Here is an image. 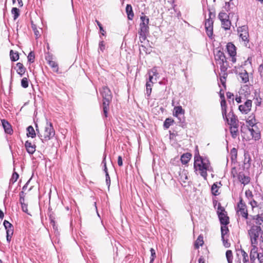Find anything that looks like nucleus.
<instances>
[{"instance_id":"nucleus-17","label":"nucleus","mask_w":263,"mask_h":263,"mask_svg":"<svg viewBox=\"0 0 263 263\" xmlns=\"http://www.w3.org/2000/svg\"><path fill=\"white\" fill-rule=\"evenodd\" d=\"M222 185L221 182H215L211 186V192L212 194L214 196H217L219 195L218 193V188H219Z\"/></svg>"},{"instance_id":"nucleus-42","label":"nucleus","mask_w":263,"mask_h":263,"mask_svg":"<svg viewBox=\"0 0 263 263\" xmlns=\"http://www.w3.org/2000/svg\"><path fill=\"white\" fill-rule=\"evenodd\" d=\"M48 63L51 67L54 69V71H55L56 72L58 71V69H59L58 65L55 61H53L52 60H50V61H49V62Z\"/></svg>"},{"instance_id":"nucleus-32","label":"nucleus","mask_w":263,"mask_h":263,"mask_svg":"<svg viewBox=\"0 0 263 263\" xmlns=\"http://www.w3.org/2000/svg\"><path fill=\"white\" fill-rule=\"evenodd\" d=\"M221 22L222 27L225 30H228L230 29L231 23V21L229 20V18L228 20H226V21H221Z\"/></svg>"},{"instance_id":"nucleus-14","label":"nucleus","mask_w":263,"mask_h":263,"mask_svg":"<svg viewBox=\"0 0 263 263\" xmlns=\"http://www.w3.org/2000/svg\"><path fill=\"white\" fill-rule=\"evenodd\" d=\"M220 105L223 118L226 121H228V117L227 115V102L225 99H221Z\"/></svg>"},{"instance_id":"nucleus-33","label":"nucleus","mask_w":263,"mask_h":263,"mask_svg":"<svg viewBox=\"0 0 263 263\" xmlns=\"http://www.w3.org/2000/svg\"><path fill=\"white\" fill-rule=\"evenodd\" d=\"M220 230H221V239H223V237H224L225 235H227L229 233V230L228 229V227H227V225L221 226Z\"/></svg>"},{"instance_id":"nucleus-48","label":"nucleus","mask_w":263,"mask_h":263,"mask_svg":"<svg viewBox=\"0 0 263 263\" xmlns=\"http://www.w3.org/2000/svg\"><path fill=\"white\" fill-rule=\"evenodd\" d=\"M150 252L151 256L149 263H153L155 258L156 257V252L153 248H151L150 249Z\"/></svg>"},{"instance_id":"nucleus-60","label":"nucleus","mask_w":263,"mask_h":263,"mask_svg":"<svg viewBox=\"0 0 263 263\" xmlns=\"http://www.w3.org/2000/svg\"><path fill=\"white\" fill-rule=\"evenodd\" d=\"M231 154L232 155V159H233V157H234L235 158H236L237 154V149L235 148H233L231 150Z\"/></svg>"},{"instance_id":"nucleus-62","label":"nucleus","mask_w":263,"mask_h":263,"mask_svg":"<svg viewBox=\"0 0 263 263\" xmlns=\"http://www.w3.org/2000/svg\"><path fill=\"white\" fill-rule=\"evenodd\" d=\"M45 59L47 61L48 63L50 60H52V55L50 54L49 52H47L45 55Z\"/></svg>"},{"instance_id":"nucleus-13","label":"nucleus","mask_w":263,"mask_h":263,"mask_svg":"<svg viewBox=\"0 0 263 263\" xmlns=\"http://www.w3.org/2000/svg\"><path fill=\"white\" fill-rule=\"evenodd\" d=\"M25 147L27 153L30 155H32L35 151L36 145L33 144L28 140L26 141L25 143Z\"/></svg>"},{"instance_id":"nucleus-22","label":"nucleus","mask_w":263,"mask_h":263,"mask_svg":"<svg viewBox=\"0 0 263 263\" xmlns=\"http://www.w3.org/2000/svg\"><path fill=\"white\" fill-rule=\"evenodd\" d=\"M126 12L127 15L128 19L132 20L133 19L134 14L133 11L132 7L130 5L127 4L126 6Z\"/></svg>"},{"instance_id":"nucleus-28","label":"nucleus","mask_w":263,"mask_h":263,"mask_svg":"<svg viewBox=\"0 0 263 263\" xmlns=\"http://www.w3.org/2000/svg\"><path fill=\"white\" fill-rule=\"evenodd\" d=\"M242 82L246 83L249 81L248 73L246 70L243 72H240L239 74Z\"/></svg>"},{"instance_id":"nucleus-41","label":"nucleus","mask_w":263,"mask_h":263,"mask_svg":"<svg viewBox=\"0 0 263 263\" xmlns=\"http://www.w3.org/2000/svg\"><path fill=\"white\" fill-rule=\"evenodd\" d=\"M28 61L30 63H33L35 60V54L33 51H31L29 52L28 57Z\"/></svg>"},{"instance_id":"nucleus-7","label":"nucleus","mask_w":263,"mask_h":263,"mask_svg":"<svg viewBox=\"0 0 263 263\" xmlns=\"http://www.w3.org/2000/svg\"><path fill=\"white\" fill-rule=\"evenodd\" d=\"M55 132L51 122H47L46 125L45 127V131L44 134V141H48L54 137Z\"/></svg>"},{"instance_id":"nucleus-36","label":"nucleus","mask_w":263,"mask_h":263,"mask_svg":"<svg viewBox=\"0 0 263 263\" xmlns=\"http://www.w3.org/2000/svg\"><path fill=\"white\" fill-rule=\"evenodd\" d=\"M11 13L13 15L14 20H15L20 16V10L16 7H13L11 10Z\"/></svg>"},{"instance_id":"nucleus-38","label":"nucleus","mask_w":263,"mask_h":263,"mask_svg":"<svg viewBox=\"0 0 263 263\" xmlns=\"http://www.w3.org/2000/svg\"><path fill=\"white\" fill-rule=\"evenodd\" d=\"M226 257L228 263H232L233 255L231 250H227L226 253Z\"/></svg>"},{"instance_id":"nucleus-37","label":"nucleus","mask_w":263,"mask_h":263,"mask_svg":"<svg viewBox=\"0 0 263 263\" xmlns=\"http://www.w3.org/2000/svg\"><path fill=\"white\" fill-rule=\"evenodd\" d=\"M14 229L7 230L6 231V239L7 241L9 243L11 240L12 236L13 234Z\"/></svg>"},{"instance_id":"nucleus-63","label":"nucleus","mask_w":263,"mask_h":263,"mask_svg":"<svg viewBox=\"0 0 263 263\" xmlns=\"http://www.w3.org/2000/svg\"><path fill=\"white\" fill-rule=\"evenodd\" d=\"M169 133H170L171 139L173 138L174 137H175L178 135L177 132L175 130H173V132H171V130H170Z\"/></svg>"},{"instance_id":"nucleus-26","label":"nucleus","mask_w":263,"mask_h":263,"mask_svg":"<svg viewBox=\"0 0 263 263\" xmlns=\"http://www.w3.org/2000/svg\"><path fill=\"white\" fill-rule=\"evenodd\" d=\"M141 23L139 26H148L149 20V18L145 15H142L140 16Z\"/></svg>"},{"instance_id":"nucleus-59","label":"nucleus","mask_w":263,"mask_h":263,"mask_svg":"<svg viewBox=\"0 0 263 263\" xmlns=\"http://www.w3.org/2000/svg\"><path fill=\"white\" fill-rule=\"evenodd\" d=\"M256 258L258 259L259 263H262L263 262V252L259 253V254H257V256H256Z\"/></svg>"},{"instance_id":"nucleus-23","label":"nucleus","mask_w":263,"mask_h":263,"mask_svg":"<svg viewBox=\"0 0 263 263\" xmlns=\"http://www.w3.org/2000/svg\"><path fill=\"white\" fill-rule=\"evenodd\" d=\"M184 114L185 111L181 106H178L174 107L173 112L174 116L178 117L179 115Z\"/></svg>"},{"instance_id":"nucleus-21","label":"nucleus","mask_w":263,"mask_h":263,"mask_svg":"<svg viewBox=\"0 0 263 263\" xmlns=\"http://www.w3.org/2000/svg\"><path fill=\"white\" fill-rule=\"evenodd\" d=\"M176 117L177 118L178 120V123H179V125L182 127L183 128H186L187 123L185 122V118L184 117V114L179 115L178 117Z\"/></svg>"},{"instance_id":"nucleus-34","label":"nucleus","mask_w":263,"mask_h":263,"mask_svg":"<svg viewBox=\"0 0 263 263\" xmlns=\"http://www.w3.org/2000/svg\"><path fill=\"white\" fill-rule=\"evenodd\" d=\"M237 212H240V214L241 215V216L244 217L245 219L248 220L250 218V217H248L249 215L247 209H240V210H237Z\"/></svg>"},{"instance_id":"nucleus-56","label":"nucleus","mask_w":263,"mask_h":263,"mask_svg":"<svg viewBox=\"0 0 263 263\" xmlns=\"http://www.w3.org/2000/svg\"><path fill=\"white\" fill-rule=\"evenodd\" d=\"M250 204L251 205V206L253 209L258 206V204L257 202L256 201L253 199L250 200Z\"/></svg>"},{"instance_id":"nucleus-47","label":"nucleus","mask_w":263,"mask_h":263,"mask_svg":"<svg viewBox=\"0 0 263 263\" xmlns=\"http://www.w3.org/2000/svg\"><path fill=\"white\" fill-rule=\"evenodd\" d=\"M3 224H4V227H5V228L6 230V231L7 230L13 229V225L11 223H10L8 221H7L6 220H5L4 221Z\"/></svg>"},{"instance_id":"nucleus-43","label":"nucleus","mask_w":263,"mask_h":263,"mask_svg":"<svg viewBox=\"0 0 263 263\" xmlns=\"http://www.w3.org/2000/svg\"><path fill=\"white\" fill-rule=\"evenodd\" d=\"M237 208L238 210H240V209H247V206L245 203L243 202L242 198H239V201L237 204Z\"/></svg>"},{"instance_id":"nucleus-20","label":"nucleus","mask_w":263,"mask_h":263,"mask_svg":"<svg viewBox=\"0 0 263 263\" xmlns=\"http://www.w3.org/2000/svg\"><path fill=\"white\" fill-rule=\"evenodd\" d=\"M16 66L17 68L16 69L17 74H19L20 77H22L26 70V68L24 66L23 64L20 62L17 63Z\"/></svg>"},{"instance_id":"nucleus-18","label":"nucleus","mask_w":263,"mask_h":263,"mask_svg":"<svg viewBox=\"0 0 263 263\" xmlns=\"http://www.w3.org/2000/svg\"><path fill=\"white\" fill-rule=\"evenodd\" d=\"M192 157V154L190 153H186L181 156L180 160L183 164H186L190 161Z\"/></svg>"},{"instance_id":"nucleus-50","label":"nucleus","mask_w":263,"mask_h":263,"mask_svg":"<svg viewBox=\"0 0 263 263\" xmlns=\"http://www.w3.org/2000/svg\"><path fill=\"white\" fill-rule=\"evenodd\" d=\"M96 22L97 25L98 26V27H99V29L101 32V35L104 36L106 34V31L103 29V27L102 24L99 21H98L97 20H96Z\"/></svg>"},{"instance_id":"nucleus-54","label":"nucleus","mask_w":263,"mask_h":263,"mask_svg":"<svg viewBox=\"0 0 263 263\" xmlns=\"http://www.w3.org/2000/svg\"><path fill=\"white\" fill-rule=\"evenodd\" d=\"M105 47L104 42L103 40L100 41L99 44V51L100 50L103 52L105 49Z\"/></svg>"},{"instance_id":"nucleus-6","label":"nucleus","mask_w":263,"mask_h":263,"mask_svg":"<svg viewBox=\"0 0 263 263\" xmlns=\"http://www.w3.org/2000/svg\"><path fill=\"white\" fill-rule=\"evenodd\" d=\"M217 213L221 226L228 225L229 223V217L228 216L227 212L225 211L224 208L221 206L220 203H218Z\"/></svg>"},{"instance_id":"nucleus-3","label":"nucleus","mask_w":263,"mask_h":263,"mask_svg":"<svg viewBox=\"0 0 263 263\" xmlns=\"http://www.w3.org/2000/svg\"><path fill=\"white\" fill-rule=\"evenodd\" d=\"M100 91L103 99L102 104L103 115L105 118H107L109 105L112 100V94L110 90L107 86L102 87Z\"/></svg>"},{"instance_id":"nucleus-31","label":"nucleus","mask_w":263,"mask_h":263,"mask_svg":"<svg viewBox=\"0 0 263 263\" xmlns=\"http://www.w3.org/2000/svg\"><path fill=\"white\" fill-rule=\"evenodd\" d=\"M203 236L199 235L196 240L194 246L196 249H198L200 246H202L203 244Z\"/></svg>"},{"instance_id":"nucleus-51","label":"nucleus","mask_w":263,"mask_h":263,"mask_svg":"<svg viewBox=\"0 0 263 263\" xmlns=\"http://www.w3.org/2000/svg\"><path fill=\"white\" fill-rule=\"evenodd\" d=\"M242 256L243 257V261L244 263L249 261L248 254L242 249H240Z\"/></svg>"},{"instance_id":"nucleus-57","label":"nucleus","mask_w":263,"mask_h":263,"mask_svg":"<svg viewBox=\"0 0 263 263\" xmlns=\"http://www.w3.org/2000/svg\"><path fill=\"white\" fill-rule=\"evenodd\" d=\"M105 177H106V185L108 186V188L109 189V186L110 185V178L108 172H106Z\"/></svg>"},{"instance_id":"nucleus-2","label":"nucleus","mask_w":263,"mask_h":263,"mask_svg":"<svg viewBox=\"0 0 263 263\" xmlns=\"http://www.w3.org/2000/svg\"><path fill=\"white\" fill-rule=\"evenodd\" d=\"M210 167V163L209 159L200 156L198 146H196L194 163L195 171L198 170L200 175L206 180L208 176L207 171L209 170Z\"/></svg>"},{"instance_id":"nucleus-49","label":"nucleus","mask_w":263,"mask_h":263,"mask_svg":"<svg viewBox=\"0 0 263 263\" xmlns=\"http://www.w3.org/2000/svg\"><path fill=\"white\" fill-rule=\"evenodd\" d=\"M21 86L22 87L24 88H26L28 87L29 84H28V80L27 78H23L21 80Z\"/></svg>"},{"instance_id":"nucleus-16","label":"nucleus","mask_w":263,"mask_h":263,"mask_svg":"<svg viewBox=\"0 0 263 263\" xmlns=\"http://www.w3.org/2000/svg\"><path fill=\"white\" fill-rule=\"evenodd\" d=\"M227 50L229 55L236 56V47L231 42L228 43L227 45Z\"/></svg>"},{"instance_id":"nucleus-8","label":"nucleus","mask_w":263,"mask_h":263,"mask_svg":"<svg viewBox=\"0 0 263 263\" xmlns=\"http://www.w3.org/2000/svg\"><path fill=\"white\" fill-rule=\"evenodd\" d=\"M251 240V249L250 251V260L251 261L254 262L256 258V256H257V254H259V253H258V248L256 247V245H257V240L258 239H256V241L254 242L253 241L252 237H250Z\"/></svg>"},{"instance_id":"nucleus-35","label":"nucleus","mask_w":263,"mask_h":263,"mask_svg":"<svg viewBox=\"0 0 263 263\" xmlns=\"http://www.w3.org/2000/svg\"><path fill=\"white\" fill-rule=\"evenodd\" d=\"M212 13L209 12V18L205 20V27H213V21L211 18Z\"/></svg>"},{"instance_id":"nucleus-4","label":"nucleus","mask_w":263,"mask_h":263,"mask_svg":"<svg viewBox=\"0 0 263 263\" xmlns=\"http://www.w3.org/2000/svg\"><path fill=\"white\" fill-rule=\"evenodd\" d=\"M215 59L217 64L220 65V71H225L228 69L229 64L223 51L218 50L215 54Z\"/></svg>"},{"instance_id":"nucleus-24","label":"nucleus","mask_w":263,"mask_h":263,"mask_svg":"<svg viewBox=\"0 0 263 263\" xmlns=\"http://www.w3.org/2000/svg\"><path fill=\"white\" fill-rule=\"evenodd\" d=\"M249 130L250 132L252 138L255 141L258 140L259 139H260V132H259V131L255 132L253 128H249Z\"/></svg>"},{"instance_id":"nucleus-61","label":"nucleus","mask_w":263,"mask_h":263,"mask_svg":"<svg viewBox=\"0 0 263 263\" xmlns=\"http://www.w3.org/2000/svg\"><path fill=\"white\" fill-rule=\"evenodd\" d=\"M223 246L226 248H229L230 247V243L228 242V240L227 239H225L224 237H223V239H222Z\"/></svg>"},{"instance_id":"nucleus-44","label":"nucleus","mask_w":263,"mask_h":263,"mask_svg":"<svg viewBox=\"0 0 263 263\" xmlns=\"http://www.w3.org/2000/svg\"><path fill=\"white\" fill-rule=\"evenodd\" d=\"M207 35L211 38L213 34V27H205Z\"/></svg>"},{"instance_id":"nucleus-5","label":"nucleus","mask_w":263,"mask_h":263,"mask_svg":"<svg viewBox=\"0 0 263 263\" xmlns=\"http://www.w3.org/2000/svg\"><path fill=\"white\" fill-rule=\"evenodd\" d=\"M237 31L239 33V36L241 39L242 41L244 42L245 46L250 48V44H249V34L248 27L247 25H243L237 28Z\"/></svg>"},{"instance_id":"nucleus-45","label":"nucleus","mask_w":263,"mask_h":263,"mask_svg":"<svg viewBox=\"0 0 263 263\" xmlns=\"http://www.w3.org/2000/svg\"><path fill=\"white\" fill-rule=\"evenodd\" d=\"M19 177V175L17 173L14 172L13 173L11 178L10 180V183H14L17 181Z\"/></svg>"},{"instance_id":"nucleus-29","label":"nucleus","mask_w":263,"mask_h":263,"mask_svg":"<svg viewBox=\"0 0 263 263\" xmlns=\"http://www.w3.org/2000/svg\"><path fill=\"white\" fill-rule=\"evenodd\" d=\"M174 123V120L171 118H166L163 122V127L164 129H168L171 125Z\"/></svg>"},{"instance_id":"nucleus-64","label":"nucleus","mask_w":263,"mask_h":263,"mask_svg":"<svg viewBox=\"0 0 263 263\" xmlns=\"http://www.w3.org/2000/svg\"><path fill=\"white\" fill-rule=\"evenodd\" d=\"M258 72L260 73L261 76H263V64H260L258 68Z\"/></svg>"},{"instance_id":"nucleus-39","label":"nucleus","mask_w":263,"mask_h":263,"mask_svg":"<svg viewBox=\"0 0 263 263\" xmlns=\"http://www.w3.org/2000/svg\"><path fill=\"white\" fill-rule=\"evenodd\" d=\"M218 17H219V20H220V21L221 22V21H226V20L229 19V16L227 13H226L225 12H221L219 13Z\"/></svg>"},{"instance_id":"nucleus-58","label":"nucleus","mask_w":263,"mask_h":263,"mask_svg":"<svg viewBox=\"0 0 263 263\" xmlns=\"http://www.w3.org/2000/svg\"><path fill=\"white\" fill-rule=\"evenodd\" d=\"M20 203L24 202L25 201V193L24 191H22L20 193Z\"/></svg>"},{"instance_id":"nucleus-1","label":"nucleus","mask_w":263,"mask_h":263,"mask_svg":"<svg viewBox=\"0 0 263 263\" xmlns=\"http://www.w3.org/2000/svg\"><path fill=\"white\" fill-rule=\"evenodd\" d=\"M250 217L246 222L247 226L251 227L248 230V234L250 237H252L255 242L256 239H258L259 234H263V217L259 214L250 215Z\"/></svg>"},{"instance_id":"nucleus-19","label":"nucleus","mask_w":263,"mask_h":263,"mask_svg":"<svg viewBox=\"0 0 263 263\" xmlns=\"http://www.w3.org/2000/svg\"><path fill=\"white\" fill-rule=\"evenodd\" d=\"M259 93V89H258V91L255 90L254 99H255L254 103L256 106H259L261 104L262 99L260 97Z\"/></svg>"},{"instance_id":"nucleus-10","label":"nucleus","mask_w":263,"mask_h":263,"mask_svg":"<svg viewBox=\"0 0 263 263\" xmlns=\"http://www.w3.org/2000/svg\"><path fill=\"white\" fill-rule=\"evenodd\" d=\"M251 107L252 101L251 100H247L244 104L239 106L238 109L242 113L247 114L251 110Z\"/></svg>"},{"instance_id":"nucleus-53","label":"nucleus","mask_w":263,"mask_h":263,"mask_svg":"<svg viewBox=\"0 0 263 263\" xmlns=\"http://www.w3.org/2000/svg\"><path fill=\"white\" fill-rule=\"evenodd\" d=\"M20 204H21V208L22 211L26 213V214L30 215V214L28 212L27 204L25 203V202H22L20 203Z\"/></svg>"},{"instance_id":"nucleus-27","label":"nucleus","mask_w":263,"mask_h":263,"mask_svg":"<svg viewBox=\"0 0 263 263\" xmlns=\"http://www.w3.org/2000/svg\"><path fill=\"white\" fill-rule=\"evenodd\" d=\"M238 125L230 126V130L231 136L233 138L235 139L237 136Z\"/></svg>"},{"instance_id":"nucleus-25","label":"nucleus","mask_w":263,"mask_h":263,"mask_svg":"<svg viewBox=\"0 0 263 263\" xmlns=\"http://www.w3.org/2000/svg\"><path fill=\"white\" fill-rule=\"evenodd\" d=\"M27 136L32 138H34L36 136V133L31 125L28 126L27 128Z\"/></svg>"},{"instance_id":"nucleus-12","label":"nucleus","mask_w":263,"mask_h":263,"mask_svg":"<svg viewBox=\"0 0 263 263\" xmlns=\"http://www.w3.org/2000/svg\"><path fill=\"white\" fill-rule=\"evenodd\" d=\"M238 179L244 185L248 184L250 181V178L242 172L238 173Z\"/></svg>"},{"instance_id":"nucleus-9","label":"nucleus","mask_w":263,"mask_h":263,"mask_svg":"<svg viewBox=\"0 0 263 263\" xmlns=\"http://www.w3.org/2000/svg\"><path fill=\"white\" fill-rule=\"evenodd\" d=\"M149 33V26H140L138 34L140 41L141 43L146 39L147 35Z\"/></svg>"},{"instance_id":"nucleus-55","label":"nucleus","mask_w":263,"mask_h":263,"mask_svg":"<svg viewBox=\"0 0 263 263\" xmlns=\"http://www.w3.org/2000/svg\"><path fill=\"white\" fill-rule=\"evenodd\" d=\"M251 158L249 154L246 155L245 154V159H244V163L245 164H248L249 165H250Z\"/></svg>"},{"instance_id":"nucleus-52","label":"nucleus","mask_w":263,"mask_h":263,"mask_svg":"<svg viewBox=\"0 0 263 263\" xmlns=\"http://www.w3.org/2000/svg\"><path fill=\"white\" fill-rule=\"evenodd\" d=\"M245 195L246 197L250 200L252 199H253V195L252 194V192L250 190H248L246 191Z\"/></svg>"},{"instance_id":"nucleus-46","label":"nucleus","mask_w":263,"mask_h":263,"mask_svg":"<svg viewBox=\"0 0 263 263\" xmlns=\"http://www.w3.org/2000/svg\"><path fill=\"white\" fill-rule=\"evenodd\" d=\"M153 85L151 83H146V95L148 97L151 96L152 92V87Z\"/></svg>"},{"instance_id":"nucleus-15","label":"nucleus","mask_w":263,"mask_h":263,"mask_svg":"<svg viewBox=\"0 0 263 263\" xmlns=\"http://www.w3.org/2000/svg\"><path fill=\"white\" fill-rule=\"evenodd\" d=\"M228 116L230 119V121H229V119L228 118V121H226L229 125L230 126L238 125L237 117L234 114L233 111H230L227 117Z\"/></svg>"},{"instance_id":"nucleus-11","label":"nucleus","mask_w":263,"mask_h":263,"mask_svg":"<svg viewBox=\"0 0 263 263\" xmlns=\"http://www.w3.org/2000/svg\"><path fill=\"white\" fill-rule=\"evenodd\" d=\"M1 123L5 133L12 135L13 134V129L11 124L5 119L1 120Z\"/></svg>"},{"instance_id":"nucleus-30","label":"nucleus","mask_w":263,"mask_h":263,"mask_svg":"<svg viewBox=\"0 0 263 263\" xmlns=\"http://www.w3.org/2000/svg\"><path fill=\"white\" fill-rule=\"evenodd\" d=\"M10 59L12 62H15L19 59V54L18 52H14L13 50L10 51Z\"/></svg>"},{"instance_id":"nucleus-40","label":"nucleus","mask_w":263,"mask_h":263,"mask_svg":"<svg viewBox=\"0 0 263 263\" xmlns=\"http://www.w3.org/2000/svg\"><path fill=\"white\" fill-rule=\"evenodd\" d=\"M249 118L251 119L247 120V123L248 124L249 126H251L252 128L256 124V120L255 118V116H253L252 117V116H250Z\"/></svg>"}]
</instances>
